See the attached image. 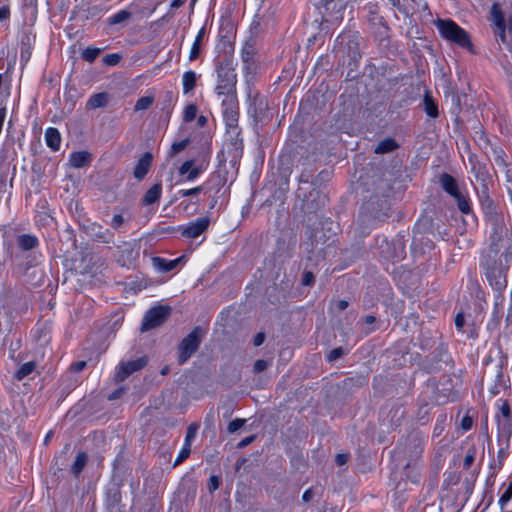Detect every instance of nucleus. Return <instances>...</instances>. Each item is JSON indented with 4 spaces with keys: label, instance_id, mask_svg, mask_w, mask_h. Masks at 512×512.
Returning <instances> with one entry per match:
<instances>
[{
    "label": "nucleus",
    "instance_id": "1",
    "mask_svg": "<svg viewBox=\"0 0 512 512\" xmlns=\"http://www.w3.org/2000/svg\"><path fill=\"white\" fill-rule=\"evenodd\" d=\"M434 24L443 39L453 42L460 47L472 49L468 33L453 20L437 19Z\"/></svg>",
    "mask_w": 512,
    "mask_h": 512
},
{
    "label": "nucleus",
    "instance_id": "2",
    "mask_svg": "<svg viewBox=\"0 0 512 512\" xmlns=\"http://www.w3.org/2000/svg\"><path fill=\"white\" fill-rule=\"evenodd\" d=\"M217 77L216 93L224 97L234 95L233 89L236 84V73L230 62L225 61L218 64Z\"/></svg>",
    "mask_w": 512,
    "mask_h": 512
},
{
    "label": "nucleus",
    "instance_id": "3",
    "mask_svg": "<svg viewBox=\"0 0 512 512\" xmlns=\"http://www.w3.org/2000/svg\"><path fill=\"white\" fill-rule=\"evenodd\" d=\"M498 413L495 415L499 440L509 443L512 435V417L510 406L505 400L497 402Z\"/></svg>",
    "mask_w": 512,
    "mask_h": 512
},
{
    "label": "nucleus",
    "instance_id": "4",
    "mask_svg": "<svg viewBox=\"0 0 512 512\" xmlns=\"http://www.w3.org/2000/svg\"><path fill=\"white\" fill-rule=\"evenodd\" d=\"M222 110L228 133L238 135L239 106L235 95H228L223 98Z\"/></svg>",
    "mask_w": 512,
    "mask_h": 512
},
{
    "label": "nucleus",
    "instance_id": "5",
    "mask_svg": "<svg viewBox=\"0 0 512 512\" xmlns=\"http://www.w3.org/2000/svg\"><path fill=\"white\" fill-rule=\"evenodd\" d=\"M210 223V218L205 216L197 218L186 225L180 226L178 231L183 238L194 240L208 230Z\"/></svg>",
    "mask_w": 512,
    "mask_h": 512
},
{
    "label": "nucleus",
    "instance_id": "6",
    "mask_svg": "<svg viewBox=\"0 0 512 512\" xmlns=\"http://www.w3.org/2000/svg\"><path fill=\"white\" fill-rule=\"evenodd\" d=\"M200 344L199 329H194L179 345V363H185L197 350Z\"/></svg>",
    "mask_w": 512,
    "mask_h": 512
},
{
    "label": "nucleus",
    "instance_id": "7",
    "mask_svg": "<svg viewBox=\"0 0 512 512\" xmlns=\"http://www.w3.org/2000/svg\"><path fill=\"white\" fill-rule=\"evenodd\" d=\"M169 312V308L162 306L150 309L143 318L141 331H148L161 325L169 315Z\"/></svg>",
    "mask_w": 512,
    "mask_h": 512
},
{
    "label": "nucleus",
    "instance_id": "8",
    "mask_svg": "<svg viewBox=\"0 0 512 512\" xmlns=\"http://www.w3.org/2000/svg\"><path fill=\"white\" fill-rule=\"evenodd\" d=\"M146 364L147 360L145 357L120 363L115 372L116 381L125 380L130 374L142 369Z\"/></svg>",
    "mask_w": 512,
    "mask_h": 512
},
{
    "label": "nucleus",
    "instance_id": "9",
    "mask_svg": "<svg viewBox=\"0 0 512 512\" xmlns=\"http://www.w3.org/2000/svg\"><path fill=\"white\" fill-rule=\"evenodd\" d=\"M153 156L150 152H146L138 160L134 168V177L138 180H142L148 173L151 167Z\"/></svg>",
    "mask_w": 512,
    "mask_h": 512
},
{
    "label": "nucleus",
    "instance_id": "10",
    "mask_svg": "<svg viewBox=\"0 0 512 512\" xmlns=\"http://www.w3.org/2000/svg\"><path fill=\"white\" fill-rule=\"evenodd\" d=\"M486 276L491 286L496 290H502L507 285L506 276L502 271H498L496 275L495 267L488 268Z\"/></svg>",
    "mask_w": 512,
    "mask_h": 512
},
{
    "label": "nucleus",
    "instance_id": "11",
    "mask_svg": "<svg viewBox=\"0 0 512 512\" xmlns=\"http://www.w3.org/2000/svg\"><path fill=\"white\" fill-rule=\"evenodd\" d=\"M491 19L494 23V25L499 29L501 39L504 40L505 37V22H504V16L502 13V10L500 6L497 3H494L491 6Z\"/></svg>",
    "mask_w": 512,
    "mask_h": 512
},
{
    "label": "nucleus",
    "instance_id": "12",
    "mask_svg": "<svg viewBox=\"0 0 512 512\" xmlns=\"http://www.w3.org/2000/svg\"><path fill=\"white\" fill-rule=\"evenodd\" d=\"M70 165L74 168H82L91 162V155L87 151L73 152L69 158Z\"/></svg>",
    "mask_w": 512,
    "mask_h": 512
},
{
    "label": "nucleus",
    "instance_id": "13",
    "mask_svg": "<svg viewBox=\"0 0 512 512\" xmlns=\"http://www.w3.org/2000/svg\"><path fill=\"white\" fill-rule=\"evenodd\" d=\"M199 77L200 75L193 70H188L184 72L182 76V86L184 94H188L196 87Z\"/></svg>",
    "mask_w": 512,
    "mask_h": 512
},
{
    "label": "nucleus",
    "instance_id": "14",
    "mask_svg": "<svg viewBox=\"0 0 512 512\" xmlns=\"http://www.w3.org/2000/svg\"><path fill=\"white\" fill-rule=\"evenodd\" d=\"M45 141L49 148L57 151L61 144V136L59 131L54 127L47 128L45 131Z\"/></svg>",
    "mask_w": 512,
    "mask_h": 512
},
{
    "label": "nucleus",
    "instance_id": "15",
    "mask_svg": "<svg viewBox=\"0 0 512 512\" xmlns=\"http://www.w3.org/2000/svg\"><path fill=\"white\" fill-rule=\"evenodd\" d=\"M440 183L443 187V189L449 193L452 197H458L460 192L458 190V186H457V183L455 181V179L448 175V174H443L441 177H440Z\"/></svg>",
    "mask_w": 512,
    "mask_h": 512
},
{
    "label": "nucleus",
    "instance_id": "16",
    "mask_svg": "<svg viewBox=\"0 0 512 512\" xmlns=\"http://www.w3.org/2000/svg\"><path fill=\"white\" fill-rule=\"evenodd\" d=\"M179 173L181 175H187L186 179L188 181H193L199 176L200 170L194 166V160H187L179 168Z\"/></svg>",
    "mask_w": 512,
    "mask_h": 512
},
{
    "label": "nucleus",
    "instance_id": "17",
    "mask_svg": "<svg viewBox=\"0 0 512 512\" xmlns=\"http://www.w3.org/2000/svg\"><path fill=\"white\" fill-rule=\"evenodd\" d=\"M109 95L106 92L93 94L87 101L89 109H97L107 105Z\"/></svg>",
    "mask_w": 512,
    "mask_h": 512
},
{
    "label": "nucleus",
    "instance_id": "18",
    "mask_svg": "<svg viewBox=\"0 0 512 512\" xmlns=\"http://www.w3.org/2000/svg\"><path fill=\"white\" fill-rule=\"evenodd\" d=\"M162 193V185L160 183H156L149 188V190L145 193L143 197V203L145 205H151L157 202Z\"/></svg>",
    "mask_w": 512,
    "mask_h": 512
},
{
    "label": "nucleus",
    "instance_id": "19",
    "mask_svg": "<svg viewBox=\"0 0 512 512\" xmlns=\"http://www.w3.org/2000/svg\"><path fill=\"white\" fill-rule=\"evenodd\" d=\"M182 258L183 257H179L174 260H166V259H163L160 257H155L153 259V261H154L155 266L159 270L164 271V272H169V271L173 270L174 268H176V266L182 260Z\"/></svg>",
    "mask_w": 512,
    "mask_h": 512
},
{
    "label": "nucleus",
    "instance_id": "20",
    "mask_svg": "<svg viewBox=\"0 0 512 512\" xmlns=\"http://www.w3.org/2000/svg\"><path fill=\"white\" fill-rule=\"evenodd\" d=\"M203 36H204V28L200 29V31L198 32V34L196 35V37L194 39V42L191 46L189 56H188L189 61L192 62L199 57Z\"/></svg>",
    "mask_w": 512,
    "mask_h": 512
},
{
    "label": "nucleus",
    "instance_id": "21",
    "mask_svg": "<svg viewBox=\"0 0 512 512\" xmlns=\"http://www.w3.org/2000/svg\"><path fill=\"white\" fill-rule=\"evenodd\" d=\"M397 147H398V145L394 139L386 138V139L382 140L381 142H379V144L376 146L374 151L376 154H385V153L392 152Z\"/></svg>",
    "mask_w": 512,
    "mask_h": 512
},
{
    "label": "nucleus",
    "instance_id": "22",
    "mask_svg": "<svg viewBox=\"0 0 512 512\" xmlns=\"http://www.w3.org/2000/svg\"><path fill=\"white\" fill-rule=\"evenodd\" d=\"M37 244H38L37 238L34 236H31V235L25 234V235H21L18 238L19 247L25 251L33 249L34 247L37 246Z\"/></svg>",
    "mask_w": 512,
    "mask_h": 512
},
{
    "label": "nucleus",
    "instance_id": "23",
    "mask_svg": "<svg viewBox=\"0 0 512 512\" xmlns=\"http://www.w3.org/2000/svg\"><path fill=\"white\" fill-rule=\"evenodd\" d=\"M36 368V363L33 361L24 363L15 373V378L19 381L23 380L26 376L31 374Z\"/></svg>",
    "mask_w": 512,
    "mask_h": 512
},
{
    "label": "nucleus",
    "instance_id": "24",
    "mask_svg": "<svg viewBox=\"0 0 512 512\" xmlns=\"http://www.w3.org/2000/svg\"><path fill=\"white\" fill-rule=\"evenodd\" d=\"M87 463V455L84 452L77 454L75 461L72 465V472L78 476Z\"/></svg>",
    "mask_w": 512,
    "mask_h": 512
},
{
    "label": "nucleus",
    "instance_id": "25",
    "mask_svg": "<svg viewBox=\"0 0 512 512\" xmlns=\"http://www.w3.org/2000/svg\"><path fill=\"white\" fill-rule=\"evenodd\" d=\"M424 106H425L426 113L430 117L436 118L438 116L437 105L428 94H426L424 97Z\"/></svg>",
    "mask_w": 512,
    "mask_h": 512
},
{
    "label": "nucleus",
    "instance_id": "26",
    "mask_svg": "<svg viewBox=\"0 0 512 512\" xmlns=\"http://www.w3.org/2000/svg\"><path fill=\"white\" fill-rule=\"evenodd\" d=\"M131 17V13L126 10L118 11L117 13L113 14L111 17L108 18V23L110 25H116L120 24L126 20H128Z\"/></svg>",
    "mask_w": 512,
    "mask_h": 512
},
{
    "label": "nucleus",
    "instance_id": "27",
    "mask_svg": "<svg viewBox=\"0 0 512 512\" xmlns=\"http://www.w3.org/2000/svg\"><path fill=\"white\" fill-rule=\"evenodd\" d=\"M101 52H102L101 48L87 47L86 49L83 50L81 56L85 61L92 63Z\"/></svg>",
    "mask_w": 512,
    "mask_h": 512
},
{
    "label": "nucleus",
    "instance_id": "28",
    "mask_svg": "<svg viewBox=\"0 0 512 512\" xmlns=\"http://www.w3.org/2000/svg\"><path fill=\"white\" fill-rule=\"evenodd\" d=\"M511 499H512V481L509 483L505 492L501 495V497L499 499V505H500L501 510L510 509L508 507V505H509V502L511 501Z\"/></svg>",
    "mask_w": 512,
    "mask_h": 512
},
{
    "label": "nucleus",
    "instance_id": "29",
    "mask_svg": "<svg viewBox=\"0 0 512 512\" xmlns=\"http://www.w3.org/2000/svg\"><path fill=\"white\" fill-rule=\"evenodd\" d=\"M153 101H154L153 96L140 97L134 106V110L135 111L146 110L152 105Z\"/></svg>",
    "mask_w": 512,
    "mask_h": 512
},
{
    "label": "nucleus",
    "instance_id": "30",
    "mask_svg": "<svg viewBox=\"0 0 512 512\" xmlns=\"http://www.w3.org/2000/svg\"><path fill=\"white\" fill-rule=\"evenodd\" d=\"M197 112H198V108L196 105L194 104H189L188 106L185 107L184 109V112H183V119L186 121V122H190L192 120L195 119L196 115H197Z\"/></svg>",
    "mask_w": 512,
    "mask_h": 512
},
{
    "label": "nucleus",
    "instance_id": "31",
    "mask_svg": "<svg viewBox=\"0 0 512 512\" xmlns=\"http://www.w3.org/2000/svg\"><path fill=\"white\" fill-rule=\"evenodd\" d=\"M121 58L122 57L120 54L112 53V54H107L106 56H104L102 61L107 66H116L120 62Z\"/></svg>",
    "mask_w": 512,
    "mask_h": 512
},
{
    "label": "nucleus",
    "instance_id": "32",
    "mask_svg": "<svg viewBox=\"0 0 512 512\" xmlns=\"http://www.w3.org/2000/svg\"><path fill=\"white\" fill-rule=\"evenodd\" d=\"M454 198L457 200L459 210L464 214H468L471 210L469 201L465 197H463L461 194H459L458 197H454Z\"/></svg>",
    "mask_w": 512,
    "mask_h": 512
},
{
    "label": "nucleus",
    "instance_id": "33",
    "mask_svg": "<svg viewBox=\"0 0 512 512\" xmlns=\"http://www.w3.org/2000/svg\"><path fill=\"white\" fill-rule=\"evenodd\" d=\"M187 145H188V140L187 139L179 141V142H174L172 144V146H171L170 154L171 155L178 154L179 152L184 150L187 147Z\"/></svg>",
    "mask_w": 512,
    "mask_h": 512
},
{
    "label": "nucleus",
    "instance_id": "34",
    "mask_svg": "<svg viewBox=\"0 0 512 512\" xmlns=\"http://www.w3.org/2000/svg\"><path fill=\"white\" fill-rule=\"evenodd\" d=\"M196 433H197V428L190 425L187 429L185 440H184L185 446H191L193 440L196 437Z\"/></svg>",
    "mask_w": 512,
    "mask_h": 512
},
{
    "label": "nucleus",
    "instance_id": "35",
    "mask_svg": "<svg viewBox=\"0 0 512 512\" xmlns=\"http://www.w3.org/2000/svg\"><path fill=\"white\" fill-rule=\"evenodd\" d=\"M345 354V350L342 347L335 348L331 350L327 356V360L329 362H333Z\"/></svg>",
    "mask_w": 512,
    "mask_h": 512
},
{
    "label": "nucleus",
    "instance_id": "36",
    "mask_svg": "<svg viewBox=\"0 0 512 512\" xmlns=\"http://www.w3.org/2000/svg\"><path fill=\"white\" fill-rule=\"evenodd\" d=\"M190 451H191V446H185V444H183V447L176 458L175 464L177 465V464L181 463L183 460H185L186 458H188V456L190 455Z\"/></svg>",
    "mask_w": 512,
    "mask_h": 512
},
{
    "label": "nucleus",
    "instance_id": "37",
    "mask_svg": "<svg viewBox=\"0 0 512 512\" xmlns=\"http://www.w3.org/2000/svg\"><path fill=\"white\" fill-rule=\"evenodd\" d=\"M202 191V187L201 186H197V187H194V188H191V189H183V190H180L178 192V194L181 196V197H190V196H194V195H197L199 192Z\"/></svg>",
    "mask_w": 512,
    "mask_h": 512
},
{
    "label": "nucleus",
    "instance_id": "38",
    "mask_svg": "<svg viewBox=\"0 0 512 512\" xmlns=\"http://www.w3.org/2000/svg\"><path fill=\"white\" fill-rule=\"evenodd\" d=\"M244 424H245V420L244 419H235V420H233V421H231L229 423L228 431L230 433H234L237 430H239Z\"/></svg>",
    "mask_w": 512,
    "mask_h": 512
},
{
    "label": "nucleus",
    "instance_id": "39",
    "mask_svg": "<svg viewBox=\"0 0 512 512\" xmlns=\"http://www.w3.org/2000/svg\"><path fill=\"white\" fill-rule=\"evenodd\" d=\"M220 486V478L216 475H212L209 478L208 489L210 492L217 490Z\"/></svg>",
    "mask_w": 512,
    "mask_h": 512
},
{
    "label": "nucleus",
    "instance_id": "40",
    "mask_svg": "<svg viewBox=\"0 0 512 512\" xmlns=\"http://www.w3.org/2000/svg\"><path fill=\"white\" fill-rule=\"evenodd\" d=\"M10 18V8L8 5L0 7V22H7Z\"/></svg>",
    "mask_w": 512,
    "mask_h": 512
},
{
    "label": "nucleus",
    "instance_id": "41",
    "mask_svg": "<svg viewBox=\"0 0 512 512\" xmlns=\"http://www.w3.org/2000/svg\"><path fill=\"white\" fill-rule=\"evenodd\" d=\"M124 222V218L121 214H116L111 220V226L115 229L119 228Z\"/></svg>",
    "mask_w": 512,
    "mask_h": 512
},
{
    "label": "nucleus",
    "instance_id": "42",
    "mask_svg": "<svg viewBox=\"0 0 512 512\" xmlns=\"http://www.w3.org/2000/svg\"><path fill=\"white\" fill-rule=\"evenodd\" d=\"M268 366V363L267 361L265 360H257L254 364V371L255 372H262L263 370H265Z\"/></svg>",
    "mask_w": 512,
    "mask_h": 512
},
{
    "label": "nucleus",
    "instance_id": "43",
    "mask_svg": "<svg viewBox=\"0 0 512 512\" xmlns=\"http://www.w3.org/2000/svg\"><path fill=\"white\" fill-rule=\"evenodd\" d=\"M455 326L458 330H461L464 326V316L462 313H458L455 317Z\"/></svg>",
    "mask_w": 512,
    "mask_h": 512
},
{
    "label": "nucleus",
    "instance_id": "44",
    "mask_svg": "<svg viewBox=\"0 0 512 512\" xmlns=\"http://www.w3.org/2000/svg\"><path fill=\"white\" fill-rule=\"evenodd\" d=\"M314 281V275L312 272H306L303 276V284L311 285Z\"/></svg>",
    "mask_w": 512,
    "mask_h": 512
},
{
    "label": "nucleus",
    "instance_id": "45",
    "mask_svg": "<svg viewBox=\"0 0 512 512\" xmlns=\"http://www.w3.org/2000/svg\"><path fill=\"white\" fill-rule=\"evenodd\" d=\"M461 426L464 430H469L472 426V419L470 417H464Z\"/></svg>",
    "mask_w": 512,
    "mask_h": 512
},
{
    "label": "nucleus",
    "instance_id": "46",
    "mask_svg": "<svg viewBox=\"0 0 512 512\" xmlns=\"http://www.w3.org/2000/svg\"><path fill=\"white\" fill-rule=\"evenodd\" d=\"M348 461V455L347 454H338L336 456V462L339 466L344 465Z\"/></svg>",
    "mask_w": 512,
    "mask_h": 512
},
{
    "label": "nucleus",
    "instance_id": "47",
    "mask_svg": "<svg viewBox=\"0 0 512 512\" xmlns=\"http://www.w3.org/2000/svg\"><path fill=\"white\" fill-rule=\"evenodd\" d=\"M474 462V454L473 453H468L465 458H464V466L466 468L470 467L471 464Z\"/></svg>",
    "mask_w": 512,
    "mask_h": 512
},
{
    "label": "nucleus",
    "instance_id": "48",
    "mask_svg": "<svg viewBox=\"0 0 512 512\" xmlns=\"http://www.w3.org/2000/svg\"><path fill=\"white\" fill-rule=\"evenodd\" d=\"M264 339H265V335H264V333H258V334L254 337V345H255V346H260V345L264 342Z\"/></svg>",
    "mask_w": 512,
    "mask_h": 512
},
{
    "label": "nucleus",
    "instance_id": "49",
    "mask_svg": "<svg viewBox=\"0 0 512 512\" xmlns=\"http://www.w3.org/2000/svg\"><path fill=\"white\" fill-rule=\"evenodd\" d=\"M86 367V362L85 361H79L75 364L72 365V368L76 371V372H80L82 371L84 368Z\"/></svg>",
    "mask_w": 512,
    "mask_h": 512
},
{
    "label": "nucleus",
    "instance_id": "50",
    "mask_svg": "<svg viewBox=\"0 0 512 512\" xmlns=\"http://www.w3.org/2000/svg\"><path fill=\"white\" fill-rule=\"evenodd\" d=\"M254 439H255L254 436H248V437L244 438L243 440H241V442L239 443V446L240 447L247 446L250 443H252L254 441Z\"/></svg>",
    "mask_w": 512,
    "mask_h": 512
},
{
    "label": "nucleus",
    "instance_id": "51",
    "mask_svg": "<svg viewBox=\"0 0 512 512\" xmlns=\"http://www.w3.org/2000/svg\"><path fill=\"white\" fill-rule=\"evenodd\" d=\"M312 497H313V492H312V490H311V489H307V490L303 493V495H302V499H303V501H305V502L310 501Z\"/></svg>",
    "mask_w": 512,
    "mask_h": 512
},
{
    "label": "nucleus",
    "instance_id": "52",
    "mask_svg": "<svg viewBox=\"0 0 512 512\" xmlns=\"http://www.w3.org/2000/svg\"><path fill=\"white\" fill-rule=\"evenodd\" d=\"M185 2H186V0H173L170 4V7L172 9L179 8V7L183 6Z\"/></svg>",
    "mask_w": 512,
    "mask_h": 512
},
{
    "label": "nucleus",
    "instance_id": "53",
    "mask_svg": "<svg viewBox=\"0 0 512 512\" xmlns=\"http://www.w3.org/2000/svg\"><path fill=\"white\" fill-rule=\"evenodd\" d=\"M347 306H348V303H347V301H345V300H340V301L338 302V308H339L340 310H344Z\"/></svg>",
    "mask_w": 512,
    "mask_h": 512
},
{
    "label": "nucleus",
    "instance_id": "54",
    "mask_svg": "<svg viewBox=\"0 0 512 512\" xmlns=\"http://www.w3.org/2000/svg\"><path fill=\"white\" fill-rule=\"evenodd\" d=\"M121 394V391L120 390H117L115 392H113L112 394L109 395V399L110 400H114L116 398H118Z\"/></svg>",
    "mask_w": 512,
    "mask_h": 512
},
{
    "label": "nucleus",
    "instance_id": "55",
    "mask_svg": "<svg viewBox=\"0 0 512 512\" xmlns=\"http://www.w3.org/2000/svg\"><path fill=\"white\" fill-rule=\"evenodd\" d=\"M4 118H5V109H0V122L2 125L4 122Z\"/></svg>",
    "mask_w": 512,
    "mask_h": 512
},
{
    "label": "nucleus",
    "instance_id": "56",
    "mask_svg": "<svg viewBox=\"0 0 512 512\" xmlns=\"http://www.w3.org/2000/svg\"><path fill=\"white\" fill-rule=\"evenodd\" d=\"M198 122L200 125H204L206 123V118L204 116H200L198 118Z\"/></svg>",
    "mask_w": 512,
    "mask_h": 512
},
{
    "label": "nucleus",
    "instance_id": "57",
    "mask_svg": "<svg viewBox=\"0 0 512 512\" xmlns=\"http://www.w3.org/2000/svg\"><path fill=\"white\" fill-rule=\"evenodd\" d=\"M508 29L512 31V16L508 19Z\"/></svg>",
    "mask_w": 512,
    "mask_h": 512
},
{
    "label": "nucleus",
    "instance_id": "58",
    "mask_svg": "<svg viewBox=\"0 0 512 512\" xmlns=\"http://www.w3.org/2000/svg\"><path fill=\"white\" fill-rule=\"evenodd\" d=\"M50 437H51V432H49V433L46 435L45 442H47V441H48V439H50Z\"/></svg>",
    "mask_w": 512,
    "mask_h": 512
},
{
    "label": "nucleus",
    "instance_id": "59",
    "mask_svg": "<svg viewBox=\"0 0 512 512\" xmlns=\"http://www.w3.org/2000/svg\"><path fill=\"white\" fill-rule=\"evenodd\" d=\"M367 320H368V322H372V321L374 320V317L369 316V317L367 318Z\"/></svg>",
    "mask_w": 512,
    "mask_h": 512
},
{
    "label": "nucleus",
    "instance_id": "60",
    "mask_svg": "<svg viewBox=\"0 0 512 512\" xmlns=\"http://www.w3.org/2000/svg\"><path fill=\"white\" fill-rule=\"evenodd\" d=\"M502 512H512V508L511 509L502 510Z\"/></svg>",
    "mask_w": 512,
    "mask_h": 512
},
{
    "label": "nucleus",
    "instance_id": "61",
    "mask_svg": "<svg viewBox=\"0 0 512 512\" xmlns=\"http://www.w3.org/2000/svg\"><path fill=\"white\" fill-rule=\"evenodd\" d=\"M193 2H196V0H192Z\"/></svg>",
    "mask_w": 512,
    "mask_h": 512
}]
</instances>
